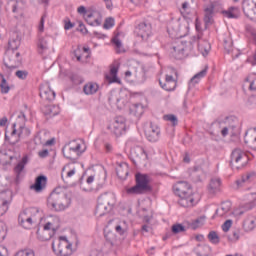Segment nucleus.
Listing matches in <instances>:
<instances>
[{
  "instance_id": "obj_64",
  "label": "nucleus",
  "mask_w": 256,
  "mask_h": 256,
  "mask_svg": "<svg viewBox=\"0 0 256 256\" xmlns=\"http://www.w3.org/2000/svg\"><path fill=\"white\" fill-rule=\"evenodd\" d=\"M74 56L76 57L77 61H81V48L74 50Z\"/></svg>"
},
{
  "instance_id": "obj_13",
  "label": "nucleus",
  "mask_w": 256,
  "mask_h": 256,
  "mask_svg": "<svg viewBox=\"0 0 256 256\" xmlns=\"http://www.w3.org/2000/svg\"><path fill=\"white\" fill-rule=\"evenodd\" d=\"M203 37V34L200 33L196 36H193L192 41H198V49L201 51L202 55L205 57V55H209V52L211 51V44L209 41L201 40Z\"/></svg>"
},
{
  "instance_id": "obj_39",
  "label": "nucleus",
  "mask_w": 256,
  "mask_h": 256,
  "mask_svg": "<svg viewBox=\"0 0 256 256\" xmlns=\"http://www.w3.org/2000/svg\"><path fill=\"white\" fill-rule=\"evenodd\" d=\"M17 124L14 123L12 124V132H11V138H9V135H7V132H5V136H4V139L5 141H8L9 145H15V144H11V141H16L17 140V135L19 132H17Z\"/></svg>"
},
{
  "instance_id": "obj_33",
  "label": "nucleus",
  "mask_w": 256,
  "mask_h": 256,
  "mask_svg": "<svg viewBox=\"0 0 256 256\" xmlns=\"http://www.w3.org/2000/svg\"><path fill=\"white\" fill-rule=\"evenodd\" d=\"M220 187H221V179L220 178H212L208 185V191H209V193L214 195V193H217V191H219Z\"/></svg>"
},
{
  "instance_id": "obj_2",
  "label": "nucleus",
  "mask_w": 256,
  "mask_h": 256,
  "mask_svg": "<svg viewBox=\"0 0 256 256\" xmlns=\"http://www.w3.org/2000/svg\"><path fill=\"white\" fill-rule=\"evenodd\" d=\"M136 185L131 188H126L128 195H144V193H151L153 188L149 184V175L141 172L135 175Z\"/></svg>"
},
{
  "instance_id": "obj_59",
  "label": "nucleus",
  "mask_w": 256,
  "mask_h": 256,
  "mask_svg": "<svg viewBox=\"0 0 256 256\" xmlns=\"http://www.w3.org/2000/svg\"><path fill=\"white\" fill-rule=\"evenodd\" d=\"M77 31H80V33H83V35H87L89 33V31L87 30V27H85V24H83L82 21L79 22Z\"/></svg>"
},
{
  "instance_id": "obj_57",
  "label": "nucleus",
  "mask_w": 256,
  "mask_h": 256,
  "mask_svg": "<svg viewBox=\"0 0 256 256\" xmlns=\"http://www.w3.org/2000/svg\"><path fill=\"white\" fill-rule=\"evenodd\" d=\"M112 43L115 45L116 49H121L123 47V44L121 43V40L119 39V36H115L112 38Z\"/></svg>"
},
{
  "instance_id": "obj_49",
  "label": "nucleus",
  "mask_w": 256,
  "mask_h": 256,
  "mask_svg": "<svg viewBox=\"0 0 256 256\" xmlns=\"http://www.w3.org/2000/svg\"><path fill=\"white\" fill-rule=\"evenodd\" d=\"M16 77H18V79H21L22 81H25V79H27L29 72L27 70H18L15 73Z\"/></svg>"
},
{
  "instance_id": "obj_51",
  "label": "nucleus",
  "mask_w": 256,
  "mask_h": 256,
  "mask_svg": "<svg viewBox=\"0 0 256 256\" xmlns=\"http://www.w3.org/2000/svg\"><path fill=\"white\" fill-rule=\"evenodd\" d=\"M70 80L74 85H81V83H83V80L77 74H71Z\"/></svg>"
},
{
  "instance_id": "obj_5",
  "label": "nucleus",
  "mask_w": 256,
  "mask_h": 256,
  "mask_svg": "<svg viewBox=\"0 0 256 256\" xmlns=\"http://www.w3.org/2000/svg\"><path fill=\"white\" fill-rule=\"evenodd\" d=\"M229 164L232 169L245 167V165H247V154L239 148L234 149L230 155Z\"/></svg>"
},
{
  "instance_id": "obj_4",
  "label": "nucleus",
  "mask_w": 256,
  "mask_h": 256,
  "mask_svg": "<svg viewBox=\"0 0 256 256\" xmlns=\"http://www.w3.org/2000/svg\"><path fill=\"white\" fill-rule=\"evenodd\" d=\"M35 213H39L37 208H26L18 216V222L24 229H31L34 223L37 222Z\"/></svg>"
},
{
  "instance_id": "obj_44",
  "label": "nucleus",
  "mask_w": 256,
  "mask_h": 256,
  "mask_svg": "<svg viewBox=\"0 0 256 256\" xmlns=\"http://www.w3.org/2000/svg\"><path fill=\"white\" fill-rule=\"evenodd\" d=\"M176 33V35H179L181 29L179 28V22H171L168 25V33Z\"/></svg>"
},
{
  "instance_id": "obj_35",
  "label": "nucleus",
  "mask_w": 256,
  "mask_h": 256,
  "mask_svg": "<svg viewBox=\"0 0 256 256\" xmlns=\"http://www.w3.org/2000/svg\"><path fill=\"white\" fill-rule=\"evenodd\" d=\"M195 199L193 195H185L184 197H180L178 203L181 207H193V203Z\"/></svg>"
},
{
  "instance_id": "obj_23",
  "label": "nucleus",
  "mask_w": 256,
  "mask_h": 256,
  "mask_svg": "<svg viewBox=\"0 0 256 256\" xmlns=\"http://www.w3.org/2000/svg\"><path fill=\"white\" fill-rule=\"evenodd\" d=\"M117 73H119V68H117V66H112L110 68V74H105L106 81L109 84H111V83L121 84V80L119 79V77H117Z\"/></svg>"
},
{
  "instance_id": "obj_28",
  "label": "nucleus",
  "mask_w": 256,
  "mask_h": 256,
  "mask_svg": "<svg viewBox=\"0 0 256 256\" xmlns=\"http://www.w3.org/2000/svg\"><path fill=\"white\" fill-rule=\"evenodd\" d=\"M56 243H57V248L55 247V241L52 242V251L55 253V255H57V256L71 255V251H70V253L65 252V247H63L65 245V243H63L61 241H56Z\"/></svg>"
},
{
  "instance_id": "obj_61",
  "label": "nucleus",
  "mask_w": 256,
  "mask_h": 256,
  "mask_svg": "<svg viewBox=\"0 0 256 256\" xmlns=\"http://www.w3.org/2000/svg\"><path fill=\"white\" fill-rule=\"evenodd\" d=\"M247 104L252 107H256V96H250L248 98Z\"/></svg>"
},
{
  "instance_id": "obj_40",
  "label": "nucleus",
  "mask_w": 256,
  "mask_h": 256,
  "mask_svg": "<svg viewBox=\"0 0 256 256\" xmlns=\"http://www.w3.org/2000/svg\"><path fill=\"white\" fill-rule=\"evenodd\" d=\"M0 161L3 165H9L13 161V156L8 155L6 151H0Z\"/></svg>"
},
{
  "instance_id": "obj_11",
  "label": "nucleus",
  "mask_w": 256,
  "mask_h": 256,
  "mask_svg": "<svg viewBox=\"0 0 256 256\" xmlns=\"http://www.w3.org/2000/svg\"><path fill=\"white\" fill-rule=\"evenodd\" d=\"M175 195L178 197H185V195H193L191 185L186 181H180L173 187Z\"/></svg>"
},
{
  "instance_id": "obj_12",
  "label": "nucleus",
  "mask_w": 256,
  "mask_h": 256,
  "mask_svg": "<svg viewBox=\"0 0 256 256\" xmlns=\"http://www.w3.org/2000/svg\"><path fill=\"white\" fill-rule=\"evenodd\" d=\"M160 135H161V129L153 125V123H150L149 127L145 129L146 139H148L150 143H157V141H159Z\"/></svg>"
},
{
  "instance_id": "obj_56",
  "label": "nucleus",
  "mask_w": 256,
  "mask_h": 256,
  "mask_svg": "<svg viewBox=\"0 0 256 256\" xmlns=\"http://www.w3.org/2000/svg\"><path fill=\"white\" fill-rule=\"evenodd\" d=\"M15 256H35V253L32 250H22L18 252Z\"/></svg>"
},
{
  "instance_id": "obj_62",
  "label": "nucleus",
  "mask_w": 256,
  "mask_h": 256,
  "mask_svg": "<svg viewBox=\"0 0 256 256\" xmlns=\"http://www.w3.org/2000/svg\"><path fill=\"white\" fill-rule=\"evenodd\" d=\"M38 155L41 159H45V157H49V150L44 149L38 152Z\"/></svg>"
},
{
  "instance_id": "obj_55",
  "label": "nucleus",
  "mask_w": 256,
  "mask_h": 256,
  "mask_svg": "<svg viewBox=\"0 0 256 256\" xmlns=\"http://www.w3.org/2000/svg\"><path fill=\"white\" fill-rule=\"evenodd\" d=\"M5 237H7V231L3 227V224L0 223V243L5 241Z\"/></svg>"
},
{
  "instance_id": "obj_17",
  "label": "nucleus",
  "mask_w": 256,
  "mask_h": 256,
  "mask_svg": "<svg viewBox=\"0 0 256 256\" xmlns=\"http://www.w3.org/2000/svg\"><path fill=\"white\" fill-rule=\"evenodd\" d=\"M97 15L99 16L101 14L95 10L94 11L88 10L85 17L86 23L91 27H99L101 25V18H98Z\"/></svg>"
},
{
  "instance_id": "obj_58",
  "label": "nucleus",
  "mask_w": 256,
  "mask_h": 256,
  "mask_svg": "<svg viewBox=\"0 0 256 256\" xmlns=\"http://www.w3.org/2000/svg\"><path fill=\"white\" fill-rule=\"evenodd\" d=\"M45 17H47L46 14H44L40 19V23L38 26V30L40 31V33H43V31L45 30Z\"/></svg>"
},
{
  "instance_id": "obj_24",
  "label": "nucleus",
  "mask_w": 256,
  "mask_h": 256,
  "mask_svg": "<svg viewBox=\"0 0 256 256\" xmlns=\"http://www.w3.org/2000/svg\"><path fill=\"white\" fill-rule=\"evenodd\" d=\"M116 175L121 179V181H125L127 177H129V165L127 163H121L116 168Z\"/></svg>"
},
{
  "instance_id": "obj_30",
  "label": "nucleus",
  "mask_w": 256,
  "mask_h": 256,
  "mask_svg": "<svg viewBox=\"0 0 256 256\" xmlns=\"http://www.w3.org/2000/svg\"><path fill=\"white\" fill-rule=\"evenodd\" d=\"M208 69H209V66H205V68L202 71L195 74L190 79L189 87H195V85H197V83H199L200 79H203V77H205V75H207Z\"/></svg>"
},
{
  "instance_id": "obj_38",
  "label": "nucleus",
  "mask_w": 256,
  "mask_h": 256,
  "mask_svg": "<svg viewBox=\"0 0 256 256\" xmlns=\"http://www.w3.org/2000/svg\"><path fill=\"white\" fill-rule=\"evenodd\" d=\"M187 229H189L187 226L181 223H175L171 226V233H173V235H179V233H185Z\"/></svg>"
},
{
  "instance_id": "obj_52",
  "label": "nucleus",
  "mask_w": 256,
  "mask_h": 256,
  "mask_svg": "<svg viewBox=\"0 0 256 256\" xmlns=\"http://www.w3.org/2000/svg\"><path fill=\"white\" fill-rule=\"evenodd\" d=\"M53 109H55V107L46 106L45 110H44V115H49L50 117H55V115H57V112H53Z\"/></svg>"
},
{
  "instance_id": "obj_18",
  "label": "nucleus",
  "mask_w": 256,
  "mask_h": 256,
  "mask_svg": "<svg viewBox=\"0 0 256 256\" xmlns=\"http://www.w3.org/2000/svg\"><path fill=\"white\" fill-rule=\"evenodd\" d=\"M29 163V156H23L20 162L15 166L14 171L16 173L15 183L19 185L21 183V173H23V169H25V165Z\"/></svg>"
},
{
  "instance_id": "obj_10",
  "label": "nucleus",
  "mask_w": 256,
  "mask_h": 256,
  "mask_svg": "<svg viewBox=\"0 0 256 256\" xmlns=\"http://www.w3.org/2000/svg\"><path fill=\"white\" fill-rule=\"evenodd\" d=\"M136 37L141 39L142 41H147L151 35V24H147L145 22H141L134 31Z\"/></svg>"
},
{
  "instance_id": "obj_63",
  "label": "nucleus",
  "mask_w": 256,
  "mask_h": 256,
  "mask_svg": "<svg viewBox=\"0 0 256 256\" xmlns=\"http://www.w3.org/2000/svg\"><path fill=\"white\" fill-rule=\"evenodd\" d=\"M77 11L80 15H87V13H89V11H87V8H85V6H79Z\"/></svg>"
},
{
  "instance_id": "obj_47",
  "label": "nucleus",
  "mask_w": 256,
  "mask_h": 256,
  "mask_svg": "<svg viewBox=\"0 0 256 256\" xmlns=\"http://www.w3.org/2000/svg\"><path fill=\"white\" fill-rule=\"evenodd\" d=\"M131 111L135 114V115H141L143 113V105L141 104H133Z\"/></svg>"
},
{
  "instance_id": "obj_14",
  "label": "nucleus",
  "mask_w": 256,
  "mask_h": 256,
  "mask_svg": "<svg viewBox=\"0 0 256 256\" xmlns=\"http://www.w3.org/2000/svg\"><path fill=\"white\" fill-rule=\"evenodd\" d=\"M131 155L134 157V164L141 163V161H147L148 155L145 149L141 146H136L131 149Z\"/></svg>"
},
{
  "instance_id": "obj_31",
  "label": "nucleus",
  "mask_w": 256,
  "mask_h": 256,
  "mask_svg": "<svg viewBox=\"0 0 256 256\" xmlns=\"http://www.w3.org/2000/svg\"><path fill=\"white\" fill-rule=\"evenodd\" d=\"M83 91L85 95H95L99 91V84L95 82H88L84 85Z\"/></svg>"
},
{
  "instance_id": "obj_15",
  "label": "nucleus",
  "mask_w": 256,
  "mask_h": 256,
  "mask_svg": "<svg viewBox=\"0 0 256 256\" xmlns=\"http://www.w3.org/2000/svg\"><path fill=\"white\" fill-rule=\"evenodd\" d=\"M242 9L248 19H255V2H253V0H244L242 4Z\"/></svg>"
},
{
  "instance_id": "obj_36",
  "label": "nucleus",
  "mask_w": 256,
  "mask_h": 256,
  "mask_svg": "<svg viewBox=\"0 0 256 256\" xmlns=\"http://www.w3.org/2000/svg\"><path fill=\"white\" fill-rule=\"evenodd\" d=\"M15 38H10L8 41V47L9 49L13 51H17L19 49V45H21V38L18 34H14Z\"/></svg>"
},
{
  "instance_id": "obj_48",
  "label": "nucleus",
  "mask_w": 256,
  "mask_h": 256,
  "mask_svg": "<svg viewBox=\"0 0 256 256\" xmlns=\"http://www.w3.org/2000/svg\"><path fill=\"white\" fill-rule=\"evenodd\" d=\"M228 127H229L231 137H239V129H237V125L230 124Z\"/></svg>"
},
{
  "instance_id": "obj_60",
  "label": "nucleus",
  "mask_w": 256,
  "mask_h": 256,
  "mask_svg": "<svg viewBox=\"0 0 256 256\" xmlns=\"http://www.w3.org/2000/svg\"><path fill=\"white\" fill-rule=\"evenodd\" d=\"M229 241H239V231L235 230L232 232V235L228 236Z\"/></svg>"
},
{
  "instance_id": "obj_3",
  "label": "nucleus",
  "mask_w": 256,
  "mask_h": 256,
  "mask_svg": "<svg viewBox=\"0 0 256 256\" xmlns=\"http://www.w3.org/2000/svg\"><path fill=\"white\" fill-rule=\"evenodd\" d=\"M113 205H115V194L105 192L98 197L95 215H97V217L107 215V213H110L113 210Z\"/></svg>"
},
{
  "instance_id": "obj_53",
  "label": "nucleus",
  "mask_w": 256,
  "mask_h": 256,
  "mask_svg": "<svg viewBox=\"0 0 256 256\" xmlns=\"http://www.w3.org/2000/svg\"><path fill=\"white\" fill-rule=\"evenodd\" d=\"M233 225V220H226L222 225V230L224 233H227L229 229H231V226Z\"/></svg>"
},
{
  "instance_id": "obj_27",
  "label": "nucleus",
  "mask_w": 256,
  "mask_h": 256,
  "mask_svg": "<svg viewBox=\"0 0 256 256\" xmlns=\"http://www.w3.org/2000/svg\"><path fill=\"white\" fill-rule=\"evenodd\" d=\"M229 211H231V202H229V201L223 202L220 210L217 209L215 211V214L212 216V219H215L216 216L225 217V215H227V213H229Z\"/></svg>"
},
{
  "instance_id": "obj_20",
  "label": "nucleus",
  "mask_w": 256,
  "mask_h": 256,
  "mask_svg": "<svg viewBox=\"0 0 256 256\" xmlns=\"http://www.w3.org/2000/svg\"><path fill=\"white\" fill-rule=\"evenodd\" d=\"M185 45H187V42L181 41L179 44L172 47L171 53L175 59H182L185 57Z\"/></svg>"
},
{
  "instance_id": "obj_6",
  "label": "nucleus",
  "mask_w": 256,
  "mask_h": 256,
  "mask_svg": "<svg viewBox=\"0 0 256 256\" xmlns=\"http://www.w3.org/2000/svg\"><path fill=\"white\" fill-rule=\"evenodd\" d=\"M13 201V191L3 190L0 192V217H3L9 211V205Z\"/></svg>"
},
{
  "instance_id": "obj_7",
  "label": "nucleus",
  "mask_w": 256,
  "mask_h": 256,
  "mask_svg": "<svg viewBox=\"0 0 256 256\" xmlns=\"http://www.w3.org/2000/svg\"><path fill=\"white\" fill-rule=\"evenodd\" d=\"M108 129H111V132L116 137H121L123 133H125V129H127V125L125 124V117L123 116H117L114 118V122L111 126L108 127Z\"/></svg>"
},
{
  "instance_id": "obj_21",
  "label": "nucleus",
  "mask_w": 256,
  "mask_h": 256,
  "mask_svg": "<svg viewBox=\"0 0 256 256\" xmlns=\"http://www.w3.org/2000/svg\"><path fill=\"white\" fill-rule=\"evenodd\" d=\"M194 253H196L197 256H213V250L211 246L207 244H198L194 248Z\"/></svg>"
},
{
  "instance_id": "obj_45",
  "label": "nucleus",
  "mask_w": 256,
  "mask_h": 256,
  "mask_svg": "<svg viewBox=\"0 0 256 256\" xmlns=\"http://www.w3.org/2000/svg\"><path fill=\"white\" fill-rule=\"evenodd\" d=\"M164 121H170L173 127H175L179 123V120L177 119V116H175V114L164 115Z\"/></svg>"
},
{
  "instance_id": "obj_41",
  "label": "nucleus",
  "mask_w": 256,
  "mask_h": 256,
  "mask_svg": "<svg viewBox=\"0 0 256 256\" xmlns=\"http://www.w3.org/2000/svg\"><path fill=\"white\" fill-rule=\"evenodd\" d=\"M160 83V87H162V89H164V91H175V87H177V82H159Z\"/></svg>"
},
{
  "instance_id": "obj_50",
  "label": "nucleus",
  "mask_w": 256,
  "mask_h": 256,
  "mask_svg": "<svg viewBox=\"0 0 256 256\" xmlns=\"http://www.w3.org/2000/svg\"><path fill=\"white\" fill-rule=\"evenodd\" d=\"M191 11V8L189 7V2L185 1L182 3V9H181V14L183 15V17H185V15H189Z\"/></svg>"
},
{
  "instance_id": "obj_43",
  "label": "nucleus",
  "mask_w": 256,
  "mask_h": 256,
  "mask_svg": "<svg viewBox=\"0 0 256 256\" xmlns=\"http://www.w3.org/2000/svg\"><path fill=\"white\" fill-rule=\"evenodd\" d=\"M2 81L0 83L1 93L6 95V93H9L11 91V87L7 85V79H5V76L1 75Z\"/></svg>"
},
{
  "instance_id": "obj_26",
  "label": "nucleus",
  "mask_w": 256,
  "mask_h": 256,
  "mask_svg": "<svg viewBox=\"0 0 256 256\" xmlns=\"http://www.w3.org/2000/svg\"><path fill=\"white\" fill-rule=\"evenodd\" d=\"M206 220L207 216H200L192 222H186L187 229H192L193 231H195L199 229V227H203V225H205Z\"/></svg>"
},
{
  "instance_id": "obj_34",
  "label": "nucleus",
  "mask_w": 256,
  "mask_h": 256,
  "mask_svg": "<svg viewBox=\"0 0 256 256\" xmlns=\"http://www.w3.org/2000/svg\"><path fill=\"white\" fill-rule=\"evenodd\" d=\"M23 135H26V137H28V135H31V130H29V128L27 127L21 126L18 130L16 140H12L10 143L12 145H17V143L21 141V137H23Z\"/></svg>"
},
{
  "instance_id": "obj_25",
  "label": "nucleus",
  "mask_w": 256,
  "mask_h": 256,
  "mask_svg": "<svg viewBox=\"0 0 256 256\" xmlns=\"http://www.w3.org/2000/svg\"><path fill=\"white\" fill-rule=\"evenodd\" d=\"M189 173L194 183L201 182V177L203 176V168L201 166H194L193 169L189 170Z\"/></svg>"
},
{
  "instance_id": "obj_9",
  "label": "nucleus",
  "mask_w": 256,
  "mask_h": 256,
  "mask_svg": "<svg viewBox=\"0 0 256 256\" xmlns=\"http://www.w3.org/2000/svg\"><path fill=\"white\" fill-rule=\"evenodd\" d=\"M62 153L66 159H69L72 163H77V159H79L81 155V144H76L69 148L64 147Z\"/></svg>"
},
{
  "instance_id": "obj_8",
  "label": "nucleus",
  "mask_w": 256,
  "mask_h": 256,
  "mask_svg": "<svg viewBox=\"0 0 256 256\" xmlns=\"http://www.w3.org/2000/svg\"><path fill=\"white\" fill-rule=\"evenodd\" d=\"M53 223L48 222L44 225L43 229H38L36 235L40 241H49L52 239L53 235L57 233V228H52Z\"/></svg>"
},
{
  "instance_id": "obj_16",
  "label": "nucleus",
  "mask_w": 256,
  "mask_h": 256,
  "mask_svg": "<svg viewBox=\"0 0 256 256\" xmlns=\"http://www.w3.org/2000/svg\"><path fill=\"white\" fill-rule=\"evenodd\" d=\"M47 187V176L45 175H39L36 177L34 184L30 186V189L35 191L36 193H41L43 189Z\"/></svg>"
},
{
  "instance_id": "obj_1",
  "label": "nucleus",
  "mask_w": 256,
  "mask_h": 256,
  "mask_svg": "<svg viewBox=\"0 0 256 256\" xmlns=\"http://www.w3.org/2000/svg\"><path fill=\"white\" fill-rule=\"evenodd\" d=\"M47 205L51 211L59 213V211H65L71 205V199L67 197L65 192H57V189H55L50 193Z\"/></svg>"
},
{
  "instance_id": "obj_42",
  "label": "nucleus",
  "mask_w": 256,
  "mask_h": 256,
  "mask_svg": "<svg viewBox=\"0 0 256 256\" xmlns=\"http://www.w3.org/2000/svg\"><path fill=\"white\" fill-rule=\"evenodd\" d=\"M208 239L210 243H213V245H219L221 241L216 231H210L208 234Z\"/></svg>"
},
{
  "instance_id": "obj_19",
  "label": "nucleus",
  "mask_w": 256,
  "mask_h": 256,
  "mask_svg": "<svg viewBox=\"0 0 256 256\" xmlns=\"http://www.w3.org/2000/svg\"><path fill=\"white\" fill-rule=\"evenodd\" d=\"M40 97L41 99H44V101H54L55 91H53L51 87L46 84L40 87Z\"/></svg>"
},
{
  "instance_id": "obj_22",
  "label": "nucleus",
  "mask_w": 256,
  "mask_h": 256,
  "mask_svg": "<svg viewBox=\"0 0 256 256\" xmlns=\"http://www.w3.org/2000/svg\"><path fill=\"white\" fill-rule=\"evenodd\" d=\"M4 65L6 69H9L10 71H13L19 67L17 65V62L15 61V54L12 52L11 54L8 52L4 57Z\"/></svg>"
},
{
  "instance_id": "obj_37",
  "label": "nucleus",
  "mask_w": 256,
  "mask_h": 256,
  "mask_svg": "<svg viewBox=\"0 0 256 256\" xmlns=\"http://www.w3.org/2000/svg\"><path fill=\"white\" fill-rule=\"evenodd\" d=\"M48 49L49 40L47 39V37L40 38L38 42V53H40V55H43V53H45V51H47Z\"/></svg>"
},
{
  "instance_id": "obj_54",
  "label": "nucleus",
  "mask_w": 256,
  "mask_h": 256,
  "mask_svg": "<svg viewBox=\"0 0 256 256\" xmlns=\"http://www.w3.org/2000/svg\"><path fill=\"white\" fill-rule=\"evenodd\" d=\"M255 176V174H246L245 176H242L241 180H237L236 183L239 186H241V183H245L246 181H249L250 178Z\"/></svg>"
},
{
  "instance_id": "obj_46",
  "label": "nucleus",
  "mask_w": 256,
  "mask_h": 256,
  "mask_svg": "<svg viewBox=\"0 0 256 256\" xmlns=\"http://www.w3.org/2000/svg\"><path fill=\"white\" fill-rule=\"evenodd\" d=\"M111 27H115V19L113 17L106 18L103 28L111 29Z\"/></svg>"
},
{
  "instance_id": "obj_32",
  "label": "nucleus",
  "mask_w": 256,
  "mask_h": 256,
  "mask_svg": "<svg viewBox=\"0 0 256 256\" xmlns=\"http://www.w3.org/2000/svg\"><path fill=\"white\" fill-rule=\"evenodd\" d=\"M213 11H215V5L210 4L209 7L204 9V23L205 25H211L213 20Z\"/></svg>"
},
{
  "instance_id": "obj_29",
  "label": "nucleus",
  "mask_w": 256,
  "mask_h": 256,
  "mask_svg": "<svg viewBox=\"0 0 256 256\" xmlns=\"http://www.w3.org/2000/svg\"><path fill=\"white\" fill-rule=\"evenodd\" d=\"M222 15L228 19H239L241 11L237 7H230L228 10H223Z\"/></svg>"
}]
</instances>
